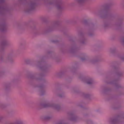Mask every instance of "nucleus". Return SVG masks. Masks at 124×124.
<instances>
[{"mask_svg":"<svg viewBox=\"0 0 124 124\" xmlns=\"http://www.w3.org/2000/svg\"><path fill=\"white\" fill-rule=\"evenodd\" d=\"M45 76L44 73H42L39 74L36 73L34 75H30L28 77L29 78L35 79L41 83L39 85L37 86L39 88L41 96L43 95L45 93V84L47 83V81L43 78Z\"/></svg>","mask_w":124,"mask_h":124,"instance_id":"obj_1","label":"nucleus"},{"mask_svg":"<svg viewBox=\"0 0 124 124\" xmlns=\"http://www.w3.org/2000/svg\"><path fill=\"white\" fill-rule=\"evenodd\" d=\"M8 43V41L6 39H3L0 43V62H10L12 63L14 60L13 59V55L12 54H8L7 57L4 56L5 47Z\"/></svg>","mask_w":124,"mask_h":124,"instance_id":"obj_2","label":"nucleus"},{"mask_svg":"<svg viewBox=\"0 0 124 124\" xmlns=\"http://www.w3.org/2000/svg\"><path fill=\"white\" fill-rule=\"evenodd\" d=\"M26 62L27 63H30L31 65L37 68H39L44 72L47 71L48 69V67L46 65H44V62L42 59H40V61H32L30 63L29 60H27Z\"/></svg>","mask_w":124,"mask_h":124,"instance_id":"obj_3","label":"nucleus"},{"mask_svg":"<svg viewBox=\"0 0 124 124\" xmlns=\"http://www.w3.org/2000/svg\"><path fill=\"white\" fill-rule=\"evenodd\" d=\"M124 116L123 114H121L116 117L114 119H111L110 123L111 124H124Z\"/></svg>","mask_w":124,"mask_h":124,"instance_id":"obj_4","label":"nucleus"},{"mask_svg":"<svg viewBox=\"0 0 124 124\" xmlns=\"http://www.w3.org/2000/svg\"><path fill=\"white\" fill-rule=\"evenodd\" d=\"M5 0H0V15H3L9 10V9L6 5L2 6Z\"/></svg>","mask_w":124,"mask_h":124,"instance_id":"obj_5","label":"nucleus"},{"mask_svg":"<svg viewBox=\"0 0 124 124\" xmlns=\"http://www.w3.org/2000/svg\"><path fill=\"white\" fill-rule=\"evenodd\" d=\"M37 6V4L36 2L34 1H31L28 4V8L26 10V12L30 13L35 9Z\"/></svg>","mask_w":124,"mask_h":124,"instance_id":"obj_6","label":"nucleus"},{"mask_svg":"<svg viewBox=\"0 0 124 124\" xmlns=\"http://www.w3.org/2000/svg\"><path fill=\"white\" fill-rule=\"evenodd\" d=\"M39 106L42 108H54V103L51 102L44 103H40Z\"/></svg>","mask_w":124,"mask_h":124,"instance_id":"obj_7","label":"nucleus"},{"mask_svg":"<svg viewBox=\"0 0 124 124\" xmlns=\"http://www.w3.org/2000/svg\"><path fill=\"white\" fill-rule=\"evenodd\" d=\"M62 3L61 1L58 0H55V7L60 11L62 10Z\"/></svg>","mask_w":124,"mask_h":124,"instance_id":"obj_8","label":"nucleus"},{"mask_svg":"<svg viewBox=\"0 0 124 124\" xmlns=\"http://www.w3.org/2000/svg\"><path fill=\"white\" fill-rule=\"evenodd\" d=\"M7 25L5 22L1 23L0 24V30L1 32H3L6 31Z\"/></svg>","mask_w":124,"mask_h":124,"instance_id":"obj_9","label":"nucleus"},{"mask_svg":"<svg viewBox=\"0 0 124 124\" xmlns=\"http://www.w3.org/2000/svg\"><path fill=\"white\" fill-rule=\"evenodd\" d=\"M54 24H53L47 28L45 30V32L47 33L51 31L54 30Z\"/></svg>","mask_w":124,"mask_h":124,"instance_id":"obj_10","label":"nucleus"},{"mask_svg":"<svg viewBox=\"0 0 124 124\" xmlns=\"http://www.w3.org/2000/svg\"><path fill=\"white\" fill-rule=\"evenodd\" d=\"M69 115L70 117V119L72 121H76L78 118L77 117L72 113H69Z\"/></svg>","mask_w":124,"mask_h":124,"instance_id":"obj_11","label":"nucleus"},{"mask_svg":"<svg viewBox=\"0 0 124 124\" xmlns=\"http://www.w3.org/2000/svg\"><path fill=\"white\" fill-rule=\"evenodd\" d=\"M53 118L51 116H45L42 117V118L44 120L48 121L52 120Z\"/></svg>","mask_w":124,"mask_h":124,"instance_id":"obj_12","label":"nucleus"},{"mask_svg":"<svg viewBox=\"0 0 124 124\" xmlns=\"http://www.w3.org/2000/svg\"><path fill=\"white\" fill-rule=\"evenodd\" d=\"M14 123V124H23V121L19 119L16 120Z\"/></svg>","mask_w":124,"mask_h":124,"instance_id":"obj_13","label":"nucleus"},{"mask_svg":"<svg viewBox=\"0 0 124 124\" xmlns=\"http://www.w3.org/2000/svg\"><path fill=\"white\" fill-rule=\"evenodd\" d=\"M108 6H107L105 7L106 10L105 11L104 15V16L102 17H106L108 15Z\"/></svg>","mask_w":124,"mask_h":124,"instance_id":"obj_14","label":"nucleus"},{"mask_svg":"<svg viewBox=\"0 0 124 124\" xmlns=\"http://www.w3.org/2000/svg\"><path fill=\"white\" fill-rule=\"evenodd\" d=\"M10 85L9 83L5 85V89L6 90H7L9 89L10 87Z\"/></svg>","mask_w":124,"mask_h":124,"instance_id":"obj_15","label":"nucleus"},{"mask_svg":"<svg viewBox=\"0 0 124 124\" xmlns=\"http://www.w3.org/2000/svg\"><path fill=\"white\" fill-rule=\"evenodd\" d=\"M55 109L58 110L60 108V107L59 105L57 104H55Z\"/></svg>","mask_w":124,"mask_h":124,"instance_id":"obj_16","label":"nucleus"},{"mask_svg":"<svg viewBox=\"0 0 124 124\" xmlns=\"http://www.w3.org/2000/svg\"><path fill=\"white\" fill-rule=\"evenodd\" d=\"M93 81L92 79H89L88 81L86 82L89 85H91L93 84Z\"/></svg>","mask_w":124,"mask_h":124,"instance_id":"obj_17","label":"nucleus"},{"mask_svg":"<svg viewBox=\"0 0 124 124\" xmlns=\"http://www.w3.org/2000/svg\"><path fill=\"white\" fill-rule=\"evenodd\" d=\"M7 106V105L3 103L0 104V107L1 108H4L6 107Z\"/></svg>","mask_w":124,"mask_h":124,"instance_id":"obj_18","label":"nucleus"},{"mask_svg":"<svg viewBox=\"0 0 124 124\" xmlns=\"http://www.w3.org/2000/svg\"><path fill=\"white\" fill-rule=\"evenodd\" d=\"M30 106H36L37 104L36 103L34 102H31L30 104Z\"/></svg>","mask_w":124,"mask_h":124,"instance_id":"obj_19","label":"nucleus"},{"mask_svg":"<svg viewBox=\"0 0 124 124\" xmlns=\"http://www.w3.org/2000/svg\"><path fill=\"white\" fill-rule=\"evenodd\" d=\"M84 96L85 98H88L90 97V95L88 94H84Z\"/></svg>","mask_w":124,"mask_h":124,"instance_id":"obj_20","label":"nucleus"},{"mask_svg":"<svg viewBox=\"0 0 124 124\" xmlns=\"http://www.w3.org/2000/svg\"><path fill=\"white\" fill-rule=\"evenodd\" d=\"M85 0H77L78 2L79 3H81L84 2Z\"/></svg>","mask_w":124,"mask_h":124,"instance_id":"obj_21","label":"nucleus"},{"mask_svg":"<svg viewBox=\"0 0 124 124\" xmlns=\"http://www.w3.org/2000/svg\"><path fill=\"white\" fill-rule=\"evenodd\" d=\"M4 72L3 71H0V76H1L4 75Z\"/></svg>","mask_w":124,"mask_h":124,"instance_id":"obj_22","label":"nucleus"},{"mask_svg":"<svg viewBox=\"0 0 124 124\" xmlns=\"http://www.w3.org/2000/svg\"><path fill=\"white\" fill-rule=\"evenodd\" d=\"M121 42L123 45L124 46V38H123L121 39Z\"/></svg>","mask_w":124,"mask_h":124,"instance_id":"obj_23","label":"nucleus"},{"mask_svg":"<svg viewBox=\"0 0 124 124\" xmlns=\"http://www.w3.org/2000/svg\"><path fill=\"white\" fill-rule=\"evenodd\" d=\"M59 24V22H55V27L57 25H58Z\"/></svg>","mask_w":124,"mask_h":124,"instance_id":"obj_24","label":"nucleus"},{"mask_svg":"<svg viewBox=\"0 0 124 124\" xmlns=\"http://www.w3.org/2000/svg\"><path fill=\"white\" fill-rule=\"evenodd\" d=\"M26 0H19V1L21 3H23V2L26 1Z\"/></svg>","mask_w":124,"mask_h":124,"instance_id":"obj_25","label":"nucleus"},{"mask_svg":"<svg viewBox=\"0 0 124 124\" xmlns=\"http://www.w3.org/2000/svg\"><path fill=\"white\" fill-rule=\"evenodd\" d=\"M121 58V59L123 61H124V57L120 56L119 57Z\"/></svg>","mask_w":124,"mask_h":124,"instance_id":"obj_26","label":"nucleus"},{"mask_svg":"<svg viewBox=\"0 0 124 124\" xmlns=\"http://www.w3.org/2000/svg\"><path fill=\"white\" fill-rule=\"evenodd\" d=\"M58 96L60 98H62L63 96V95L62 94H59L58 95Z\"/></svg>","mask_w":124,"mask_h":124,"instance_id":"obj_27","label":"nucleus"},{"mask_svg":"<svg viewBox=\"0 0 124 124\" xmlns=\"http://www.w3.org/2000/svg\"><path fill=\"white\" fill-rule=\"evenodd\" d=\"M92 122L91 121H89L87 122V124H92Z\"/></svg>","mask_w":124,"mask_h":124,"instance_id":"obj_28","label":"nucleus"},{"mask_svg":"<svg viewBox=\"0 0 124 124\" xmlns=\"http://www.w3.org/2000/svg\"><path fill=\"white\" fill-rule=\"evenodd\" d=\"M87 23V21L86 20H84V21L83 22V23H84V24H86Z\"/></svg>","mask_w":124,"mask_h":124,"instance_id":"obj_29","label":"nucleus"},{"mask_svg":"<svg viewBox=\"0 0 124 124\" xmlns=\"http://www.w3.org/2000/svg\"><path fill=\"white\" fill-rule=\"evenodd\" d=\"M117 74L118 76H120L122 74L120 72H118L117 73Z\"/></svg>","mask_w":124,"mask_h":124,"instance_id":"obj_30","label":"nucleus"},{"mask_svg":"<svg viewBox=\"0 0 124 124\" xmlns=\"http://www.w3.org/2000/svg\"><path fill=\"white\" fill-rule=\"evenodd\" d=\"M54 3V2L53 1V2H49V3L48 4L50 5H51L53 4Z\"/></svg>","mask_w":124,"mask_h":124,"instance_id":"obj_31","label":"nucleus"},{"mask_svg":"<svg viewBox=\"0 0 124 124\" xmlns=\"http://www.w3.org/2000/svg\"><path fill=\"white\" fill-rule=\"evenodd\" d=\"M3 117L2 116H0V121H1L3 118Z\"/></svg>","mask_w":124,"mask_h":124,"instance_id":"obj_32","label":"nucleus"},{"mask_svg":"<svg viewBox=\"0 0 124 124\" xmlns=\"http://www.w3.org/2000/svg\"><path fill=\"white\" fill-rule=\"evenodd\" d=\"M57 124H65L63 122H60L58 123Z\"/></svg>","mask_w":124,"mask_h":124,"instance_id":"obj_33","label":"nucleus"},{"mask_svg":"<svg viewBox=\"0 0 124 124\" xmlns=\"http://www.w3.org/2000/svg\"><path fill=\"white\" fill-rule=\"evenodd\" d=\"M31 28L32 29L34 30L35 28V26H34L33 27H31Z\"/></svg>","mask_w":124,"mask_h":124,"instance_id":"obj_34","label":"nucleus"},{"mask_svg":"<svg viewBox=\"0 0 124 124\" xmlns=\"http://www.w3.org/2000/svg\"><path fill=\"white\" fill-rule=\"evenodd\" d=\"M81 60L82 61H83L85 60V59L84 58H81Z\"/></svg>","mask_w":124,"mask_h":124,"instance_id":"obj_35","label":"nucleus"},{"mask_svg":"<svg viewBox=\"0 0 124 124\" xmlns=\"http://www.w3.org/2000/svg\"><path fill=\"white\" fill-rule=\"evenodd\" d=\"M52 52L51 51H48V54H51V53H52Z\"/></svg>","mask_w":124,"mask_h":124,"instance_id":"obj_36","label":"nucleus"},{"mask_svg":"<svg viewBox=\"0 0 124 124\" xmlns=\"http://www.w3.org/2000/svg\"><path fill=\"white\" fill-rule=\"evenodd\" d=\"M51 42L52 43H54V40H51Z\"/></svg>","mask_w":124,"mask_h":124,"instance_id":"obj_37","label":"nucleus"},{"mask_svg":"<svg viewBox=\"0 0 124 124\" xmlns=\"http://www.w3.org/2000/svg\"><path fill=\"white\" fill-rule=\"evenodd\" d=\"M81 43H82L83 44L84 43V41L81 42Z\"/></svg>","mask_w":124,"mask_h":124,"instance_id":"obj_38","label":"nucleus"},{"mask_svg":"<svg viewBox=\"0 0 124 124\" xmlns=\"http://www.w3.org/2000/svg\"><path fill=\"white\" fill-rule=\"evenodd\" d=\"M107 25H106V24H105V25H104V27H107Z\"/></svg>","mask_w":124,"mask_h":124,"instance_id":"obj_39","label":"nucleus"},{"mask_svg":"<svg viewBox=\"0 0 124 124\" xmlns=\"http://www.w3.org/2000/svg\"><path fill=\"white\" fill-rule=\"evenodd\" d=\"M89 35L90 36H92V35L91 34H89Z\"/></svg>","mask_w":124,"mask_h":124,"instance_id":"obj_40","label":"nucleus"},{"mask_svg":"<svg viewBox=\"0 0 124 124\" xmlns=\"http://www.w3.org/2000/svg\"><path fill=\"white\" fill-rule=\"evenodd\" d=\"M92 62H93V63H94V61H93Z\"/></svg>","mask_w":124,"mask_h":124,"instance_id":"obj_41","label":"nucleus"},{"mask_svg":"<svg viewBox=\"0 0 124 124\" xmlns=\"http://www.w3.org/2000/svg\"><path fill=\"white\" fill-rule=\"evenodd\" d=\"M14 124V123H12V124Z\"/></svg>","mask_w":124,"mask_h":124,"instance_id":"obj_42","label":"nucleus"},{"mask_svg":"<svg viewBox=\"0 0 124 124\" xmlns=\"http://www.w3.org/2000/svg\"><path fill=\"white\" fill-rule=\"evenodd\" d=\"M54 42H55V43L56 42V41L55 40Z\"/></svg>","mask_w":124,"mask_h":124,"instance_id":"obj_43","label":"nucleus"},{"mask_svg":"<svg viewBox=\"0 0 124 124\" xmlns=\"http://www.w3.org/2000/svg\"><path fill=\"white\" fill-rule=\"evenodd\" d=\"M14 81H15V80H13V81H12V82H14Z\"/></svg>","mask_w":124,"mask_h":124,"instance_id":"obj_44","label":"nucleus"}]
</instances>
